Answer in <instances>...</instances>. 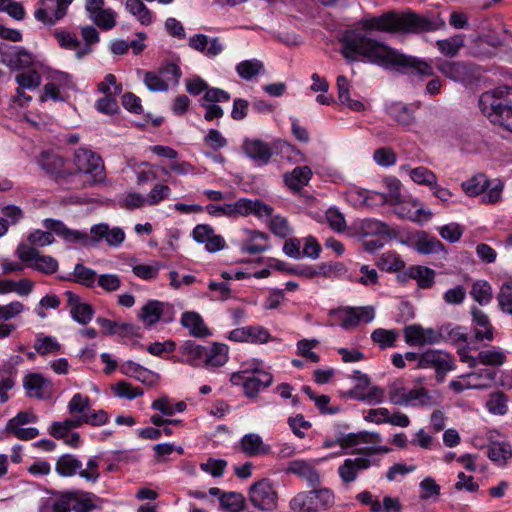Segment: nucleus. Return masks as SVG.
I'll use <instances>...</instances> for the list:
<instances>
[{
	"label": "nucleus",
	"mask_w": 512,
	"mask_h": 512,
	"mask_svg": "<svg viewBox=\"0 0 512 512\" xmlns=\"http://www.w3.org/2000/svg\"><path fill=\"white\" fill-rule=\"evenodd\" d=\"M71 500L70 491L57 493L54 497L44 499L38 512H70Z\"/></svg>",
	"instance_id": "40"
},
{
	"label": "nucleus",
	"mask_w": 512,
	"mask_h": 512,
	"mask_svg": "<svg viewBox=\"0 0 512 512\" xmlns=\"http://www.w3.org/2000/svg\"><path fill=\"white\" fill-rule=\"evenodd\" d=\"M335 504V493L328 487L315 488L297 493L290 500L294 512H325Z\"/></svg>",
	"instance_id": "6"
},
{
	"label": "nucleus",
	"mask_w": 512,
	"mask_h": 512,
	"mask_svg": "<svg viewBox=\"0 0 512 512\" xmlns=\"http://www.w3.org/2000/svg\"><path fill=\"white\" fill-rule=\"evenodd\" d=\"M469 339L467 328L455 326L450 323L443 325V342H450L457 347V354L459 355L460 361L463 363L471 360L469 352L474 349Z\"/></svg>",
	"instance_id": "16"
},
{
	"label": "nucleus",
	"mask_w": 512,
	"mask_h": 512,
	"mask_svg": "<svg viewBox=\"0 0 512 512\" xmlns=\"http://www.w3.org/2000/svg\"><path fill=\"white\" fill-rule=\"evenodd\" d=\"M230 99L231 95L226 90L207 91L200 99V106L205 109L204 119L208 122L221 119L224 116V110L219 103H227Z\"/></svg>",
	"instance_id": "17"
},
{
	"label": "nucleus",
	"mask_w": 512,
	"mask_h": 512,
	"mask_svg": "<svg viewBox=\"0 0 512 512\" xmlns=\"http://www.w3.org/2000/svg\"><path fill=\"white\" fill-rule=\"evenodd\" d=\"M71 511L73 512H91L100 508L97 502L100 500L94 493L82 490H71Z\"/></svg>",
	"instance_id": "37"
},
{
	"label": "nucleus",
	"mask_w": 512,
	"mask_h": 512,
	"mask_svg": "<svg viewBox=\"0 0 512 512\" xmlns=\"http://www.w3.org/2000/svg\"><path fill=\"white\" fill-rule=\"evenodd\" d=\"M1 62L12 70H25L33 64V56L23 48L4 46L0 48Z\"/></svg>",
	"instance_id": "25"
},
{
	"label": "nucleus",
	"mask_w": 512,
	"mask_h": 512,
	"mask_svg": "<svg viewBox=\"0 0 512 512\" xmlns=\"http://www.w3.org/2000/svg\"><path fill=\"white\" fill-rule=\"evenodd\" d=\"M358 232L363 237L394 235V230L388 224L373 218L362 220L359 223Z\"/></svg>",
	"instance_id": "42"
},
{
	"label": "nucleus",
	"mask_w": 512,
	"mask_h": 512,
	"mask_svg": "<svg viewBox=\"0 0 512 512\" xmlns=\"http://www.w3.org/2000/svg\"><path fill=\"white\" fill-rule=\"evenodd\" d=\"M120 372L127 377L134 378L142 384L151 387L156 386L161 379L158 373L149 370L132 360L123 362L120 365Z\"/></svg>",
	"instance_id": "27"
},
{
	"label": "nucleus",
	"mask_w": 512,
	"mask_h": 512,
	"mask_svg": "<svg viewBox=\"0 0 512 512\" xmlns=\"http://www.w3.org/2000/svg\"><path fill=\"white\" fill-rule=\"evenodd\" d=\"M76 418L79 422V427L84 424L98 427L107 424L110 420V416L105 410H95L91 408L86 412L85 415H80Z\"/></svg>",
	"instance_id": "60"
},
{
	"label": "nucleus",
	"mask_w": 512,
	"mask_h": 512,
	"mask_svg": "<svg viewBox=\"0 0 512 512\" xmlns=\"http://www.w3.org/2000/svg\"><path fill=\"white\" fill-rule=\"evenodd\" d=\"M205 349V346L197 344L195 341H185L179 348V353L182 356V362L193 367H202L203 359L205 357Z\"/></svg>",
	"instance_id": "39"
},
{
	"label": "nucleus",
	"mask_w": 512,
	"mask_h": 512,
	"mask_svg": "<svg viewBox=\"0 0 512 512\" xmlns=\"http://www.w3.org/2000/svg\"><path fill=\"white\" fill-rule=\"evenodd\" d=\"M23 387L29 397L48 399L53 392V384L50 379L40 373H29L23 378Z\"/></svg>",
	"instance_id": "22"
},
{
	"label": "nucleus",
	"mask_w": 512,
	"mask_h": 512,
	"mask_svg": "<svg viewBox=\"0 0 512 512\" xmlns=\"http://www.w3.org/2000/svg\"><path fill=\"white\" fill-rule=\"evenodd\" d=\"M287 473H291L306 480L310 486L316 487L320 484V475L317 470L304 460H293L289 462Z\"/></svg>",
	"instance_id": "38"
},
{
	"label": "nucleus",
	"mask_w": 512,
	"mask_h": 512,
	"mask_svg": "<svg viewBox=\"0 0 512 512\" xmlns=\"http://www.w3.org/2000/svg\"><path fill=\"white\" fill-rule=\"evenodd\" d=\"M15 82L20 90H35L41 85L42 77L37 70L28 68L16 74Z\"/></svg>",
	"instance_id": "55"
},
{
	"label": "nucleus",
	"mask_w": 512,
	"mask_h": 512,
	"mask_svg": "<svg viewBox=\"0 0 512 512\" xmlns=\"http://www.w3.org/2000/svg\"><path fill=\"white\" fill-rule=\"evenodd\" d=\"M238 208L241 216H248L252 214L256 217L262 218L270 217L273 213V208L259 199L251 200L247 198H240Z\"/></svg>",
	"instance_id": "41"
},
{
	"label": "nucleus",
	"mask_w": 512,
	"mask_h": 512,
	"mask_svg": "<svg viewBox=\"0 0 512 512\" xmlns=\"http://www.w3.org/2000/svg\"><path fill=\"white\" fill-rule=\"evenodd\" d=\"M371 462L365 457L347 458L338 468V474L343 483H351L358 477L360 471L370 467Z\"/></svg>",
	"instance_id": "35"
},
{
	"label": "nucleus",
	"mask_w": 512,
	"mask_h": 512,
	"mask_svg": "<svg viewBox=\"0 0 512 512\" xmlns=\"http://www.w3.org/2000/svg\"><path fill=\"white\" fill-rule=\"evenodd\" d=\"M125 8L141 25L149 26L152 24V11L141 0H126Z\"/></svg>",
	"instance_id": "51"
},
{
	"label": "nucleus",
	"mask_w": 512,
	"mask_h": 512,
	"mask_svg": "<svg viewBox=\"0 0 512 512\" xmlns=\"http://www.w3.org/2000/svg\"><path fill=\"white\" fill-rule=\"evenodd\" d=\"M96 323L101 327L105 335H118L126 337L134 332V325L131 323L117 322L104 317H98Z\"/></svg>",
	"instance_id": "44"
},
{
	"label": "nucleus",
	"mask_w": 512,
	"mask_h": 512,
	"mask_svg": "<svg viewBox=\"0 0 512 512\" xmlns=\"http://www.w3.org/2000/svg\"><path fill=\"white\" fill-rule=\"evenodd\" d=\"M454 357L439 349H428L421 353L420 364L417 369H434L438 381H443L447 373L455 369Z\"/></svg>",
	"instance_id": "9"
},
{
	"label": "nucleus",
	"mask_w": 512,
	"mask_h": 512,
	"mask_svg": "<svg viewBox=\"0 0 512 512\" xmlns=\"http://www.w3.org/2000/svg\"><path fill=\"white\" fill-rule=\"evenodd\" d=\"M80 33L84 44H81V49L77 51L78 59H82L86 55L90 54L93 51L92 47L100 41V34L96 27L92 25L81 27Z\"/></svg>",
	"instance_id": "49"
},
{
	"label": "nucleus",
	"mask_w": 512,
	"mask_h": 512,
	"mask_svg": "<svg viewBox=\"0 0 512 512\" xmlns=\"http://www.w3.org/2000/svg\"><path fill=\"white\" fill-rule=\"evenodd\" d=\"M74 165L73 173H79V189L102 183L106 178L103 160L92 150L78 148L74 153Z\"/></svg>",
	"instance_id": "4"
},
{
	"label": "nucleus",
	"mask_w": 512,
	"mask_h": 512,
	"mask_svg": "<svg viewBox=\"0 0 512 512\" xmlns=\"http://www.w3.org/2000/svg\"><path fill=\"white\" fill-rule=\"evenodd\" d=\"M436 68L445 77L455 82L464 83L469 81L473 75L471 66L463 62L438 60Z\"/></svg>",
	"instance_id": "29"
},
{
	"label": "nucleus",
	"mask_w": 512,
	"mask_h": 512,
	"mask_svg": "<svg viewBox=\"0 0 512 512\" xmlns=\"http://www.w3.org/2000/svg\"><path fill=\"white\" fill-rule=\"evenodd\" d=\"M180 322L183 327L189 330L190 335L194 337L203 338L210 335L209 329L206 327L202 317L197 312H184L181 316Z\"/></svg>",
	"instance_id": "43"
},
{
	"label": "nucleus",
	"mask_w": 512,
	"mask_h": 512,
	"mask_svg": "<svg viewBox=\"0 0 512 512\" xmlns=\"http://www.w3.org/2000/svg\"><path fill=\"white\" fill-rule=\"evenodd\" d=\"M24 310L25 306L20 301L0 305V340L8 338L16 330V325L9 321L16 318Z\"/></svg>",
	"instance_id": "32"
},
{
	"label": "nucleus",
	"mask_w": 512,
	"mask_h": 512,
	"mask_svg": "<svg viewBox=\"0 0 512 512\" xmlns=\"http://www.w3.org/2000/svg\"><path fill=\"white\" fill-rule=\"evenodd\" d=\"M474 389H485L492 386L497 378V372L492 368H481L467 373Z\"/></svg>",
	"instance_id": "53"
},
{
	"label": "nucleus",
	"mask_w": 512,
	"mask_h": 512,
	"mask_svg": "<svg viewBox=\"0 0 512 512\" xmlns=\"http://www.w3.org/2000/svg\"><path fill=\"white\" fill-rule=\"evenodd\" d=\"M47 230L53 231L68 244H79L84 247H93V237L86 231L70 229L62 221L47 218L42 222Z\"/></svg>",
	"instance_id": "15"
},
{
	"label": "nucleus",
	"mask_w": 512,
	"mask_h": 512,
	"mask_svg": "<svg viewBox=\"0 0 512 512\" xmlns=\"http://www.w3.org/2000/svg\"><path fill=\"white\" fill-rule=\"evenodd\" d=\"M138 319L145 328H151L159 321L165 323L172 322L174 319V309L169 303L150 299L140 309Z\"/></svg>",
	"instance_id": "13"
},
{
	"label": "nucleus",
	"mask_w": 512,
	"mask_h": 512,
	"mask_svg": "<svg viewBox=\"0 0 512 512\" xmlns=\"http://www.w3.org/2000/svg\"><path fill=\"white\" fill-rule=\"evenodd\" d=\"M273 382V375L264 362L252 358L241 364L239 371L230 375V383L233 386H241L245 397L255 399L259 393L268 388Z\"/></svg>",
	"instance_id": "2"
},
{
	"label": "nucleus",
	"mask_w": 512,
	"mask_h": 512,
	"mask_svg": "<svg viewBox=\"0 0 512 512\" xmlns=\"http://www.w3.org/2000/svg\"><path fill=\"white\" fill-rule=\"evenodd\" d=\"M470 294L480 305H487L492 300V287L485 280H478L473 283Z\"/></svg>",
	"instance_id": "62"
},
{
	"label": "nucleus",
	"mask_w": 512,
	"mask_h": 512,
	"mask_svg": "<svg viewBox=\"0 0 512 512\" xmlns=\"http://www.w3.org/2000/svg\"><path fill=\"white\" fill-rule=\"evenodd\" d=\"M479 107L491 122L512 132V87H500L480 96Z\"/></svg>",
	"instance_id": "3"
},
{
	"label": "nucleus",
	"mask_w": 512,
	"mask_h": 512,
	"mask_svg": "<svg viewBox=\"0 0 512 512\" xmlns=\"http://www.w3.org/2000/svg\"><path fill=\"white\" fill-rule=\"evenodd\" d=\"M58 4L56 0H40L34 12V17L45 25H53L63 17L56 15Z\"/></svg>",
	"instance_id": "46"
},
{
	"label": "nucleus",
	"mask_w": 512,
	"mask_h": 512,
	"mask_svg": "<svg viewBox=\"0 0 512 512\" xmlns=\"http://www.w3.org/2000/svg\"><path fill=\"white\" fill-rule=\"evenodd\" d=\"M419 109L417 104H405L402 102H394L387 107V113L399 125L407 130L411 129L416 122L415 112Z\"/></svg>",
	"instance_id": "33"
},
{
	"label": "nucleus",
	"mask_w": 512,
	"mask_h": 512,
	"mask_svg": "<svg viewBox=\"0 0 512 512\" xmlns=\"http://www.w3.org/2000/svg\"><path fill=\"white\" fill-rule=\"evenodd\" d=\"M399 337L400 333L397 329L385 328H377L373 330L370 335L371 341L380 350H386L389 348L396 347Z\"/></svg>",
	"instance_id": "45"
},
{
	"label": "nucleus",
	"mask_w": 512,
	"mask_h": 512,
	"mask_svg": "<svg viewBox=\"0 0 512 512\" xmlns=\"http://www.w3.org/2000/svg\"><path fill=\"white\" fill-rule=\"evenodd\" d=\"M472 325L475 340L493 341L495 329L492 326L488 315L478 307L471 308Z\"/></svg>",
	"instance_id": "31"
},
{
	"label": "nucleus",
	"mask_w": 512,
	"mask_h": 512,
	"mask_svg": "<svg viewBox=\"0 0 512 512\" xmlns=\"http://www.w3.org/2000/svg\"><path fill=\"white\" fill-rule=\"evenodd\" d=\"M312 175L313 173L309 166H297L291 172L283 175V181L292 193L299 194L300 197L305 199L306 203H309L313 200V197L302 190L304 186L308 185Z\"/></svg>",
	"instance_id": "19"
},
{
	"label": "nucleus",
	"mask_w": 512,
	"mask_h": 512,
	"mask_svg": "<svg viewBox=\"0 0 512 512\" xmlns=\"http://www.w3.org/2000/svg\"><path fill=\"white\" fill-rule=\"evenodd\" d=\"M489 459L499 466H504L512 458V446L508 442H491L488 446Z\"/></svg>",
	"instance_id": "48"
},
{
	"label": "nucleus",
	"mask_w": 512,
	"mask_h": 512,
	"mask_svg": "<svg viewBox=\"0 0 512 512\" xmlns=\"http://www.w3.org/2000/svg\"><path fill=\"white\" fill-rule=\"evenodd\" d=\"M408 274L411 279L416 280L421 289H429L435 282V271L425 266H412Z\"/></svg>",
	"instance_id": "54"
},
{
	"label": "nucleus",
	"mask_w": 512,
	"mask_h": 512,
	"mask_svg": "<svg viewBox=\"0 0 512 512\" xmlns=\"http://www.w3.org/2000/svg\"><path fill=\"white\" fill-rule=\"evenodd\" d=\"M77 428H79L77 418H67L63 421L52 422L48 428V433L57 440H63L72 430Z\"/></svg>",
	"instance_id": "56"
},
{
	"label": "nucleus",
	"mask_w": 512,
	"mask_h": 512,
	"mask_svg": "<svg viewBox=\"0 0 512 512\" xmlns=\"http://www.w3.org/2000/svg\"><path fill=\"white\" fill-rule=\"evenodd\" d=\"M357 502L362 506L369 507L370 512H401L403 505L399 498L385 496L380 500L370 491L363 490L355 496Z\"/></svg>",
	"instance_id": "18"
},
{
	"label": "nucleus",
	"mask_w": 512,
	"mask_h": 512,
	"mask_svg": "<svg viewBox=\"0 0 512 512\" xmlns=\"http://www.w3.org/2000/svg\"><path fill=\"white\" fill-rule=\"evenodd\" d=\"M444 25L442 20H433L414 12L388 11L379 16H366L356 22L354 29L343 33L340 38V52L348 62L363 61L403 74L433 76L434 70L431 62L406 55L383 42L366 36L363 31L417 34L436 31Z\"/></svg>",
	"instance_id": "1"
},
{
	"label": "nucleus",
	"mask_w": 512,
	"mask_h": 512,
	"mask_svg": "<svg viewBox=\"0 0 512 512\" xmlns=\"http://www.w3.org/2000/svg\"><path fill=\"white\" fill-rule=\"evenodd\" d=\"M105 0H85L84 8L87 17L103 31L112 30L117 24V12L106 7Z\"/></svg>",
	"instance_id": "14"
},
{
	"label": "nucleus",
	"mask_w": 512,
	"mask_h": 512,
	"mask_svg": "<svg viewBox=\"0 0 512 512\" xmlns=\"http://www.w3.org/2000/svg\"><path fill=\"white\" fill-rule=\"evenodd\" d=\"M235 70L241 79L250 81L264 72V64L255 58L243 60L236 65Z\"/></svg>",
	"instance_id": "50"
},
{
	"label": "nucleus",
	"mask_w": 512,
	"mask_h": 512,
	"mask_svg": "<svg viewBox=\"0 0 512 512\" xmlns=\"http://www.w3.org/2000/svg\"><path fill=\"white\" fill-rule=\"evenodd\" d=\"M489 187L488 178L482 174H476L462 183V188L468 196H478Z\"/></svg>",
	"instance_id": "59"
},
{
	"label": "nucleus",
	"mask_w": 512,
	"mask_h": 512,
	"mask_svg": "<svg viewBox=\"0 0 512 512\" xmlns=\"http://www.w3.org/2000/svg\"><path fill=\"white\" fill-rule=\"evenodd\" d=\"M245 329L247 343L266 344L273 339L269 330L261 325H248Z\"/></svg>",
	"instance_id": "63"
},
{
	"label": "nucleus",
	"mask_w": 512,
	"mask_h": 512,
	"mask_svg": "<svg viewBox=\"0 0 512 512\" xmlns=\"http://www.w3.org/2000/svg\"><path fill=\"white\" fill-rule=\"evenodd\" d=\"M464 46V36L455 34L449 38L436 41L437 49L447 57L456 56L460 49Z\"/></svg>",
	"instance_id": "58"
},
{
	"label": "nucleus",
	"mask_w": 512,
	"mask_h": 512,
	"mask_svg": "<svg viewBox=\"0 0 512 512\" xmlns=\"http://www.w3.org/2000/svg\"><path fill=\"white\" fill-rule=\"evenodd\" d=\"M509 351L499 346H488L480 350L477 356L471 355V360L466 361L469 367H476L478 364L486 368H498L503 366L508 359Z\"/></svg>",
	"instance_id": "20"
},
{
	"label": "nucleus",
	"mask_w": 512,
	"mask_h": 512,
	"mask_svg": "<svg viewBox=\"0 0 512 512\" xmlns=\"http://www.w3.org/2000/svg\"><path fill=\"white\" fill-rule=\"evenodd\" d=\"M33 347L41 356L62 352V347L58 340L53 336L44 335L43 333L36 335Z\"/></svg>",
	"instance_id": "52"
},
{
	"label": "nucleus",
	"mask_w": 512,
	"mask_h": 512,
	"mask_svg": "<svg viewBox=\"0 0 512 512\" xmlns=\"http://www.w3.org/2000/svg\"><path fill=\"white\" fill-rule=\"evenodd\" d=\"M330 316L344 329H352L360 323H370L375 317L373 307H339L331 310Z\"/></svg>",
	"instance_id": "11"
},
{
	"label": "nucleus",
	"mask_w": 512,
	"mask_h": 512,
	"mask_svg": "<svg viewBox=\"0 0 512 512\" xmlns=\"http://www.w3.org/2000/svg\"><path fill=\"white\" fill-rule=\"evenodd\" d=\"M244 234L245 239L239 245L241 253L255 255L270 250V237L267 233L259 230L245 229Z\"/></svg>",
	"instance_id": "26"
},
{
	"label": "nucleus",
	"mask_w": 512,
	"mask_h": 512,
	"mask_svg": "<svg viewBox=\"0 0 512 512\" xmlns=\"http://www.w3.org/2000/svg\"><path fill=\"white\" fill-rule=\"evenodd\" d=\"M229 360V347L223 343H213L206 347L202 367L209 370L224 366Z\"/></svg>",
	"instance_id": "36"
},
{
	"label": "nucleus",
	"mask_w": 512,
	"mask_h": 512,
	"mask_svg": "<svg viewBox=\"0 0 512 512\" xmlns=\"http://www.w3.org/2000/svg\"><path fill=\"white\" fill-rule=\"evenodd\" d=\"M90 234L93 237V247L101 240H105L109 246L119 247L125 240V233L121 228H110L106 223L93 225Z\"/></svg>",
	"instance_id": "28"
},
{
	"label": "nucleus",
	"mask_w": 512,
	"mask_h": 512,
	"mask_svg": "<svg viewBox=\"0 0 512 512\" xmlns=\"http://www.w3.org/2000/svg\"><path fill=\"white\" fill-rule=\"evenodd\" d=\"M112 390L116 397L127 400H133L144 394L141 387H135L131 383L126 381H119L113 387Z\"/></svg>",
	"instance_id": "64"
},
{
	"label": "nucleus",
	"mask_w": 512,
	"mask_h": 512,
	"mask_svg": "<svg viewBox=\"0 0 512 512\" xmlns=\"http://www.w3.org/2000/svg\"><path fill=\"white\" fill-rule=\"evenodd\" d=\"M400 181L396 178L387 181L389 193H382L377 191L366 190V207L376 208L383 206L386 203H394L399 201L400 196Z\"/></svg>",
	"instance_id": "30"
},
{
	"label": "nucleus",
	"mask_w": 512,
	"mask_h": 512,
	"mask_svg": "<svg viewBox=\"0 0 512 512\" xmlns=\"http://www.w3.org/2000/svg\"><path fill=\"white\" fill-rule=\"evenodd\" d=\"M249 501L262 511H271L277 506L278 494L273 483L268 478H263L250 486Z\"/></svg>",
	"instance_id": "12"
},
{
	"label": "nucleus",
	"mask_w": 512,
	"mask_h": 512,
	"mask_svg": "<svg viewBox=\"0 0 512 512\" xmlns=\"http://www.w3.org/2000/svg\"><path fill=\"white\" fill-rule=\"evenodd\" d=\"M151 408L159 411L162 415L171 417L175 413H182L186 410L187 405L184 401L174 402V400L166 395L155 399Z\"/></svg>",
	"instance_id": "47"
},
{
	"label": "nucleus",
	"mask_w": 512,
	"mask_h": 512,
	"mask_svg": "<svg viewBox=\"0 0 512 512\" xmlns=\"http://www.w3.org/2000/svg\"><path fill=\"white\" fill-rule=\"evenodd\" d=\"M91 407L90 398L82 393H76L72 396L67 405V410L71 416L78 417L85 415Z\"/></svg>",
	"instance_id": "61"
},
{
	"label": "nucleus",
	"mask_w": 512,
	"mask_h": 512,
	"mask_svg": "<svg viewBox=\"0 0 512 512\" xmlns=\"http://www.w3.org/2000/svg\"><path fill=\"white\" fill-rule=\"evenodd\" d=\"M65 296L71 318L78 324L87 325L93 319L95 314V310L92 305L84 302L78 294L70 290L65 292Z\"/></svg>",
	"instance_id": "23"
},
{
	"label": "nucleus",
	"mask_w": 512,
	"mask_h": 512,
	"mask_svg": "<svg viewBox=\"0 0 512 512\" xmlns=\"http://www.w3.org/2000/svg\"><path fill=\"white\" fill-rule=\"evenodd\" d=\"M16 255L27 267L46 275L55 273L58 270V261L49 255H41L40 252L29 245L19 244Z\"/></svg>",
	"instance_id": "10"
},
{
	"label": "nucleus",
	"mask_w": 512,
	"mask_h": 512,
	"mask_svg": "<svg viewBox=\"0 0 512 512\" xmlns=\"http://www.w3.org/2000/svg\"><path fill=\"white\" fill-rule=\"evenodd\" d=\"M397 204L396 213L402 219H407L413 222L428 221L432 217L430 210H425L423 204L417 199L401 200L394 202Z\"/></svg>",
	"instance_id": "24"
},
{
	"label": "nucleus",
	"mask_w": 512,
	"mask_h": 512,
	"mask_svg": "<svg viewBox=\"0 0 512 512\" xmlns=\"http://www.w3.org/2000/svg\"><path fill=\"white\" fill-rule=\"evenodd\" d=\"M97 278L98 276L93 269L84 266L82 263H77L73 270V277L69 278V280H73L87 288H94Z\"/></svg>",
	"instance_id": "57"
},
{
	"label": "nucleus",
	"mask_w": 512,
	"mask_h": 512,
	"mask_svg": "<svg viewBox=\"0 0 512 512\" xmlns=\"http://www.w3.org/2000/svg\"><path fill=\"white\" fill-rule=\"evenodd\" d=\"M87 468H82V462L72 454L61 455L55 464V471L61 477H72L78 474L86 481L96 482L100 473L98 471V462L95 457L90 458L86 464Z\"/></svg>",
	"instance_id": "8"
},
{
	"label": "nucleus",
	"mask_w": 512,
	"mask_h": 512,
	"mask_svg": "<svg viewBox=\"0 0 512 512\" xmlns=\"http://www.w3.org/2000/svg\"><path fill=\"white\" fill-rule=\"evenodd\" d=\"M388 399L391 404L402 407L430 406L433 404L432 396L424 387L407 388L401 380L389 385Z\"/></svg>",
	"instance_id": "7"
},
{
	"label": "nucleus",
	"mask_w": 512,
	"mask_h": 512,
	"mask_svg": "<svg viewBox=\"0 0 512 512\" xmlns=\"http://www.w3.org/2000/svg\"><path fill=\"white\" fill-rule=\"evenodd\" d=\"M37 163L63 189H79V173H73L70 161L58 153L44 151L37 158Z\"/></svg>",
	"instance_id": "5"
},
{
	"label": "nucleus",
	"mask_w": 512,
	"mask_h": 512,
	"mask_svg": "<svg viewBox=\"0 0 512 512\" xmlns=\"http://www.w3.org/2000/svg\"><path fill=\"white\" fill-rule=\"evenodd\" d=\"M239 448L242 453L249 457L267 455L270 446L263 442L262 437L257 433H247L239 440Z\"/></svg>",
	"instance_id": "34"
},
{
	"label": "nucleus",
	"mask_w": 512,
	"mask_h": 512,
	"mask_svg": "<svg viewBox=\"0 0 512 512\" xmlns=\"http://www.w3.org/2000/svg\"><path fill=\"white\" fill-rule=\"evenodd\" d=\"M241 149L257 166L267 165L273 155L270 144L257 138H244Z\"/></svg>",
	"instance_id": "21"
}]
</instances>
